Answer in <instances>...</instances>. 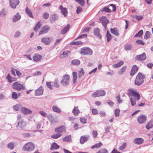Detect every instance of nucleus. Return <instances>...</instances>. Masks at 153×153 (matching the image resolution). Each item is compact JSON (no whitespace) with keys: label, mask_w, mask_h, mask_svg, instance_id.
Wrapping results in <instances>:
<instances>
[{"label":"nucleus","mask_w":153,"mask_h":153,"mask_svg":"<svg viewBox=\"0 0 153 153\" xmlns=\"http://www.w3.org/2000/svg\"><path fill=\"white\" fill-rule=\"evenodd\" d=\"M102 11H105L108 13L110 12L111 11V10L109 8V7H104L102 10Z\"/></svg>","instance_id":"obj_57"},{"label":"nucleus","mask_w":153,"mask_h":153,"mask_svg":"<svg viewBox=\"0 0 153 153\" xmlns=\"http://www.w3.org/2000/svg\"><path fill=\"white\" fill-rule=\"evenodd\" d=\"M128 95L129 96H131L134 97L135 99L131 97L130 99V101L131 103V105L133 106L136 104V100H139L140 98V96L139 94L135 90L132 89H129L128 90Z\"/></svg>","instance_id":"obj_1"},{"label":"nucleus","mask_w":153,"mask_h":153,"mask_svg":"<svg viewBox=\"0 0 153 153\" xmlns=\"http://www.w3.org/2000/svg\"><path fill=\"white\" fill-rule=\"evenodd\" d=\"M82 42L81 41H76L71 42V45H82Z\"/></svg>","instance_id":"obj_51"},{"label":"nucleus","mask_w":153,"mask_h":153,"mask_svg":"<svg viewBox=\"0 0 153 153\" xmlns=\"http://www.w3.org/2000/svg\"><path fill=\"white\" fill-rule=\"evenodd\" d=\"M13 109L16 111H18L20 109L21 111L22 106L20 104H18L14 105L13 106Z\"/></svg>","instance_id":"obj_26"},{"label":"nucleus","mask_w":153,"mask_h":153,"mask_svg":"<svg viewBox=\"0 0 153 153\" xmlns=\"http://www.w3.org/2000/svg\"><path fill=\"white\" fill-rule=\"evenodd\" d=\"M84 71L83 68H81L80 70L79 71L78 77L79 78H81L82 76L84 74Z\"/></svg>","instance_id":"obj_47"},{"label":"nucleus","mask_w":153,"mask_h":153,"mask_svg":"<svg viewBox=\"0 0 153 153\" xmlns=\"http://www.w3.org/2000/svg\"><path fill=\"white\" fill-rule=\"evenodd\" d=\"M102 145V143L101 142H100L92 146L91 148L92 149H94L95 148H98L101 147Z\"/></svg>","instance_id":"obj_39"},{"label":"nucleus","mask_w":153,"mask_h":153,"mask_svg":"<svg viewBox=\"0 0 153 153\" xmlns=\"http://www.w3.org/2000/svg\"><path fill=\"white\" fill-rule=\"evenodd\" d=\"M12 87L13 89L18 91L23 90L25 89V87L23 85L17 82H15L13 83Z\"/></svg>","instance_id":"obj_6"},{"label":"nucleus","mask_w":153,"mask_h":153,"mask_svg":"<svg viewBox=\"0 0 153 153\" xmlns=\"http://www.w3.org/2000/svg\"><path fill=\"white\" fill-rule=\"evenodd\" d=\"M69 53L70 52L68 51H64L61 55H63V57L65 58L67 56Z\"/></svg>","instance_id":"obj_56"},{"label":"nucleus","mask_w":153,"mask_h":153,"mask_svg":"<svg viewBox=\"0 0 153 153\" xmlns=\"http://www.w3.org/2000/svg\"><path fill=\"white\" fill-rule=\"evenodd\" d=\"M150 36V33L148 31H146L145 34L144 38L145 39H147L149 38Z\"/></svg>","instance_id":"obj_54"},{"label":"nucleus","mask_w":153,"mask_h":153,"mask_svg":"<svg viewBox=\"0 0 153 153\" xmlns=\"http://www.w3.org/2000/svg\"><path fill=\"white\" fill-rule=\"evenodd\" d=\"M6 79L8 80V82L9 83H11L12 82L15 81L16 80V78L12 77L9 74H8L6 77Z\"/></svg>","instance_id":"obj_29"},{"label":"nucleus","mask_w":153,"mask_h":153,"mask_svg":"<svg viewBox=\"0 0 153 153\" xmlns=\"http://www.w3.org/2000/svg\"><path fill=\"white\" fill-rule=\"evenodd\" d=\"M136 59L139 60H144L146 58V56L145 53L140 55H137L136 57Z\"/></svg>","instance_id":"obj_21"},{"label":"nucleus","mask_w":153,"mask_h":153,"mask_svg":"<svg viewBox=\"0 0 153 153\" xmlns=\"http://www.w3.org/2000/svg\"><path fill=\"white\" fill-rule=\"evenodd\" d=\"M106 94V91L104 90H98L91 94V96L94 97L104 96Z\"/></svg>","instance_id":"obj_9"},{"label":"nucleus","mask_w":153,"mask_h":153,"mask_svg":"<svg viewBox=\"0 0 153 153\" xmlns=\"http://www.w3.org/2000/svg\"><path fill=\"white\" fill-rule=\"evenodd\" d=\"M47 117L49 120L51 121L52 123H53L54 122L53 118V117L52 115H49L47 116Z\"/></svg>","instance_id":"obj_62"},{"label":"nucleus","mask_w":153,"mask_h":153,"mask_svg":"<svg viewBox=\"0 0 153 153\" xmlns=\"http://www.w3.org/2000/svg\"><path fill=\"white\" fill-rule=\"evenodd\" d=\"M70 28V25L68 24L67 26L65 27L61 30V33L62 34H64L66 33L69 30Z\"/></svg>","instance_id":"obj_24"},{"label":"nucleus","mask_w":153,"mask_h":153,"mask_svg":"<svg viewBox=\"0 0 153 153\" xmlns=\"http://www.w3.org/2000/svg\"><path fill=\"white\" fill-rule=\"evenodd\" d=\"M59 9L61 10L62 13L64 16H67L68 12L66 8H64L62 5H61L59 7Z\"/></svg>","instance_id":"obj_19"},{"label":"nucleus","mask_w":153,"mask_h":153,"mask_svg":"<svg viewBox=\"0 0 153 153\" xmlns=\"http://www.w3.org/2000/svg\"><path fill=\"white\" fill-rule=\"evenodd\" d=\"M49 14L47 12L44 13L42 15V17L45 19H47L49 17Z\"/></svg>","instance_id":"obj_55"},{"label":"nucleus","mask_w":153,"mask_h":153,"mask_svg":"<svg viewBox=\"0 0 153 153\" xmlns=\"http://www.w3.org/2000/svg\"><path fill=\"white\" fill-rule=\"evenodd\" d=\"M41 24L40 23V22H39L34 28V31H37L38 29L41 27Z\"/></svg>","instance_id":"obj_44"},{"label":"nucleus","mask_w":153,"mask_h":153,"mask_svg":"<svg viewBox=\"0 0 153 153\" xmlns=\"http://www.w3.org/2000/svg\"><path fill=\"white\" fill-rule=\"evenodd\" d=\"M138 67L136 65H133L132 68L130 73L131 76H132L134 75L138 71Z\"/></svg>","instance_id":"obj_20"},{"label":"nucleus","mask_w":153,"mask_h":153,"mask_svg":"<svg viewBox=\"0 0 153 153\" xmlns=\"http://www.w3.org/2000/svg\"><path fill=\"white\" fill-rule=\"evenodd\" d=\"M82 6H83L85 5V1L84 0H75Z\"/></svg>","instance_id":"obj_52"},{"label":"nucleus","mask_w":153,"mask_h":153,"mask_svg":"<svg viewBox=\"0 0 153 153\" xmlns=\"http://www.w3.org/2000/svg\"><path fill=\"white\" fill-rule=\"evenodd\" d=\"M80 53L83 55L86 54L91 55L93 53V51L89 48L85 47L81 49Z\"/></svg>","instance_id":"obj_8"},{"label":"nucleus","mask_w":153,"mask_h":153,"mask_svg":"<svg viewBox=\"0 0 153 153\" xmlns=\"http://www.w3.org/2000/svg\"><path fill=\"white\" fill-rule=\"evenodd\" d=\"M24 114H31L32 111L30 109L25 107H22L21 111Z\"/></svg>","instance_id":"obj_15"},{"label":"nucleus","mask_w":153,"mask_h":153,"mask_svg":"<svg viewBox=\"0 0 153 153\" xmlns=\"http://www.w3.org/2000/svg\"><path fill=\"white\" fill-rule=\"evenodd\" d=\"M21 16L19 13H17L14 16L13 18V22H15L19 20L21 18Z\"/></svg>","instance_id":"obj_22"},{"label":"nucleus","mask_w":153,"mask_h":153,"mask_svg":"<svg viewBox=\"0 0 153 153\" xmlns=\"http://www.w3.org/2000/svg\"><path fill=\"white\" fill-rule=\"evenodd\" d=\"M58 17L57 15L53 14L51 16L50 18V21L52 22L58 19Z\"/></svg>","instance_id":"obj_35"},{"label":"nucleus","mask_w":153,"mask_h":153,"mask_svg":"<svg viewBox=\"0 0 153 153\" xmlns=\"http://www.w3.org/2000/svg\"><path fill=\"white\" fill-rule=\"evenodd\" d=\"M146 120V117L144 115H141L137 118L138 122L140 124L145 123Z\"/></svg>","instance_id":"obj_10"},{"label":"nucleus","mask_w":153,"mask_h":153,"mask_svg":"<svg viewBox=\"0 0 153 153\" xmlns=\"http://www.w3.org/2000/svg\"><path fill=\"white\" fill-rule=\"evenodd\" d=\"M126 145L127 144L126 143H123L122 145L119 147V150L120 151L124 150L125 148Z\"/></svg>","instance_id":"obj_45"},{"label":"nucleus","mask_w":153,"mask_h":153,"mask_svg":"<svg viewBox=\"0 0 153 153\" xmlns=\"http://www.w3.org/2000/svg\"><path fill=\"white\" fill-rule=\"evenodd\" d=\"M62 134L60 133H57V134H54L51 136V137L53 139H56L61 137Z\"/></svg>","instance_id":"obj_40"},{"label":"nucleus","mask_w":153,"mask_h":153,"mask_svg":"<svg viewBox=\"0 0 153 153\" xmlns=\"http://www.w3.org/2000/svg\"><path fill=\"white\" fill-rule=\"evenodd\" d=\"M145 78L144 75L139 72L137 75L134 81V85L139 86L141 85L144 82V79Z\"/></svg>","instance_id":"obj_3"},{"label":"nucleus","mask_w":153,"mask_h":153,"mask_svg":"<svg viewBox=\"0 0 153 153\" xmlns=\"http://www.w3.org/2000/svg\"><path fill=\"white\" fill-rule=\"evenodd\" d=\"M39 113L43 117H46L47 116V114L43 111H39Z\"/></svg>","instance_id":"obj_64"},{"label":"nucleus","mask_w":153,"mask_h":153,"mask_svg":"<svg viewBox=\"0 0 153 153\" xmlns=\"http://www.w3.org/2000/svg\"><path fill=\"white\" fill-rule=\"evenodd\" d=\"M7 11L5 9H3L0 11V16H3L6 15Z\"/></svg>","instance_id":"obj_49"},{"label":"nucleus","mask_w":153,"mask_h":153,"mask_svg":"<svg viewBox=\"0 0 153 153\" xmlns=\"http://www.w3.org/2000/svg\"><path fill=\"white\" fill-rule=\"evenodd\" d=\"M42 58V56L38 54H35L33 57V60L36 61L37 62L39 61Z\"/></svg>","instance_id":"obj_25"},{"label":"nucleus","mask_w":153,"mask_h":153,"mask_svg":"<svg viewBox=\"0 0 153 153\" xmlns=\"http://www.w3.org/2000/svg\"><path fill=\"white\" fill-rule=\"evenodd\" d=\"M7 147L10 150H12L14 147V145L13 143L10 142L7 144Z\"/></svg>","instance_id":"obj_48"},{"label":"nucleus","mask_w":153,"mask_h":153,"mask_svg":"<svg viewBox=\"0 0 153 153\" xmlns=\"http://www.w3.org/2000/svg\"><path fill=\"white\" fill-rule=\"evenodd\" d=\"M53 40V38L51 36H45L42 37L41 42L46 45H49Z\"/></svg>","instance_id":"obj_7"},{"label":"nucleus","mask_w":153,"mask_h":153,"mask_svg":"<svg viewBox=\"0 0 153 153\" xmlns=\"http://www.w3.org/2000/svg\"><path fill=\"white\" fill-rule=\"evenodd\" d=\"M99 20L101 21L105 29L106 28L107 25L109 22V21L105 16H103L99 19Z\"/></svg>","instance_id":"obj_13"},{"label":"nucleus","mask_w":153,"mask_h":153,"mask_svg":"<svg viewBox=\"0 0 153 153\" xmlns=\"http://www.w3.org/2000/svg\"><path fill=\"white\" fill-rule=\"evenodd\" d=\"M127 68L126 66H123L121 69L119 70L118 71V74H119L121 75L123 74L124 72Z\"/></svg>","instance_id":"obj_34"},{"label":"nucleus","mask_w":153,"mask_h":153,"mask_svg":"<svg viewBox=\"0 0 153 153\" xmlns=\"http://www.w3.org/2000/svg\"><path fill=\"white\" fill-rule=\"evenodd\" d=\"M19 3L18 0H10V4L11 7L13 9H15L17 5Z\"/></svg>","instance_id":"obj_11"},{"label":"nucleus","mask_w":153,"mask_h":153,"mask_svg":"<svg viewBox=\"0 0 153 153\" xmlns=\"http://www.w3.org/2000/svg\"><path fill=\"white\" fill-rule=\"evenodd\" d=\"M153 127V121L152 120H150L149 121L146 125V129H149L150 128H152Z\"/></svg>","instance_id":"obj_32"},{"label":"nucleus","mask_w":153,"mask_h":153,"mask_svg":"<svg viewBox=\"0 0 153 153\" xmlns=\"http://www.w3.org/2000/svg\"><path fill=\"white\" fill-rule=\"evenodd\" d=\"M59 146L56 143H53L51 145V149L55 150L58 149Z\"/></svg>","instance_id":"obj_31"},{"label":"nucleus","mask_w":153,"mask_h":153,"mask_svg":"<svg viewBox=\"0 0 153 153\" xmlns=\"http://www.w3.org/2000/svg\"><path fill=\"white\" fill-rule=\"evenodd\" d=\"M136 42L137 44L143 45L145 44V43L143 42L141 40H137L136 41Z\"/></svg>","instance_id":"obj_60"},{"label":"nucleus","mask_w":153,"mask_h":153,"mask_svg":"<svg viewBox=\"0 0 153 153\" xmlns=\"http://www.w3.org/2000/svg\"><path fill=\"white\" fill-rule=\"evenodd\" d=\"M144 141L143 139L141 138H136L134 140V143L136 144L140 145L142 144Z\"/></svg>","instance_id":"obj_17"},{"label":"nucleus","mask_w":153,"mask_h":153,"mask_svg":"<svg viewBox=\"0 0 153 153\" xmlns=\"http://www.w3.org/2000/svg\"><path fill=\"white\" fill-rule=\"evenodd\" d=\"M34 148V144L32 142H30L24 145L23 147V149L24 151L30 152L33 151Z\"/></svg>","instance_id":"obj_5"},{"label":"nucleus","mask_w":153,"mask_h":153,"mask_svg":"<svg viewBox=\"0 0 153 153\" xmlns=\"http://www.w3.org/2000/svg\"><path fill=\"white\" fill-rule=\"evenodd\" d=\"M106 37L107 38V41L108 42H109L111 39V34L108 32V31H107V34H106Z\"/></svg>","instance_id":"obj_59"},{"label":"nucleus","mask_w":153,"mask_h":153,"mask_svg":"<svg viewBox=\"0 0 153 153\" xmlns=\"http://www.w3.org/2000/svg\"><path fill=\"white\" fill-rule=\"evenodd\" d=\"M52 110L54 112L56 113H59L61 112V111L60 109L55 105H53V106Z\"/></svg>","instance_id":"obj_36"},{"label":"nucleus","mask_w":153,"mask_h":153,"mask_svg":"<svg viewBox=\"0 0 153 153\" xmlns=\"http://www.w3.org/2000/svg\"><path fill=\"white\" fill-rule=\"evenodd\" d=\"M26 13L30 17L33 18V16L31 10L28 7H27L25 10Z\"/></svg>","instance_id":"obj_27"},{"label":"nucleus","mask_w":153,"mask_h":153,"mask_svg":"<svg viewBox=\"0 0 153 153\" xmlns=\"http://www.w3.org/2000/svg\"><path fill=\"white\" fill-rule=\"evenodd\" d=\"M16 69L14 68H12L10 71L11 74L15 77L16 76V75L15 72H16Z\"/></svg>","instance_id":"obj_63"},{"label":"nucleus","mask_w":153,"mask_h":153,"mask_svg":"<svg viewBox=\"0 0 153 153\" xmlns=\"http://www.w3.org/2000/svg\"><path fill=\"white\" fill-rule=\"evenodd\" d=\"M82 11V8L80 6H78L77 7L76 10V12L77 14L81 12Z\"/></svg>","instance_id":"obj_61"},{"label":"nucleus","mask_w":153,"mask_h":153,"mask_svg":"<svg viewBox=\"0 0 153 153\" xmlns=\"http://www.w3.org/2000/svg\"><path fill=\"white\" fill-rule=\"evenodd\" d=\"M51 83H53V82H46V85L47 86L50 90H52L53 88V87Z\"/></svg>","instance_id":"obj_46"},{"label":"nucleus","mask_w":153,"mask_h":153,"mask_svg":"<svg viewBox=\"0 0 153 153\" xmlns=\"http://www.w3.org/2000/svg\"><path fill=\"white\" fill-rule=\"evenodd\" d=\"M110 31L111 33L113 35L117 36H119V34L118 30L116 28H111Z\"/></svg>","instance_id":"obj_23"},{"label":"nucleus","mask_w":153,"mask_h":153,"mask_svg":"<svg viewBox=\"0 0 153 153\" xmlns=\"http://www.w3.org/2000/svg\"><path fill=\"white\" fill-rule=\"evenodd\" d=\"M72 112L75 115H77L79 114L80 112L78 109V107H75L73 110Z\"/></svg>","instance_id":"obj_38"},{"label":"nucleus","mask_w":153,"mask_h":153,"mask_svg":"<svg viewBox=\"0 0 153 153\" xmlns=\"http://www.w3.org/2000/svg\"><path fill=\"white\" fill-rule=\"evenodd\" d=\"M73 82L74 85L76 84V80L77 78V74L76 72H73L72 73Z\"/></svg>","instance_id":"obj_28"},{"label":"nucleus","mask_w":153,"mask_h":153,"mask_svg":"<svg viewBox=\"0 0 153 153\" xmlns=\"http://www.w3.org/2000/svg\"><path fill=\"white\" fill-rule=\"evenodd\" d=\"M71 140V136L68 135L64 137L62 141L63 142L69 141Z\"/></svg>","instance_id":"obj_43"},{"label":"nucleus","mask_w":153,"mask_h":153,"mask_svg":"<svg viewBox=\"0 0 153 153\" xmlns=\"http://www.w3.org/2000/svg\"><path fill=\"white\" fill-rule=\"evenodd\" d=\"M87 140V137L82 136L81 137L80 139V143L81 144H83Z\"/></svg>","instance_id":"obj_33"},{"label":"nucleus","mask_w":153,"mask_h":153,"mask_svg":"<svg viewBox=\"0 0 153 153\" xmlns=\"http://www.w3.org/2000/svg\"><path fill=\"white\" fill-rule=\"evenodd\" d=\"M70 80V76L68 74H65L62 77L60 83L63 86H66L69 85Z\"/></svg>","instance_id":"obj_4"},{"label":"nucleus","mask_w":153,"mask_h":153,"mask_svg":"<svg viewBox=\"0 0 153 153\" xmlns=\"http://www.w3.org/2000/svg\"><path fill=\"white\" fill-rule=\"evenodd\" d=\"M100 30L98 28H96L94 29L93 30V33L94 35L97 37L99 38V39H100L102 36L100 33Z\"/></svg>","instance_id":"obj_16"},{"label":"nucleus","mask_w":153,"mask_h":153,"mask_svg":"<svg viewBox=\"0 0 153 153\" xmlns=\"http://www.w3.org/2000/svg\"><path fill=\"white\" fill-rule=\"evenodd\" d=\"M124 48L126 50H130L132 48V45L131 44L126 45L124 46Z\"/></svg>","instance_id":"obj_50"},{"label":"nucleus","mask_w":153,"mask_h":153,"mask_svg":"<svg viewBox=\"0 0 153 153\" xmlns=\"http://www.w3.org/2000/svg\"><path fill=\"white\" fill-rule=\"evenodd\" d=\"M43 87L41 86L36 90L35 95L38 96L42 95L43 94Z\"/></svg>","instance_id":"obj_14"},{"label":"nucleus","mask_w":153,"mask_h":153,"mask_svg":"<svg viewBox=\"0 0 153 153\" xmlns=\"http://www.w3.org/2000/svg\"><path fill=\"white\" fill-rule=\"evenodd\" d=\"M65 127L64 126H61L55 129L56 132L60 133L65 132Z\"/></svg>","instance_id":"obj_18"},{"label":"nucleus","mask_w":153,"mask_h":153,"mask_svg":"<svg viewBox=\"0 0 153 153\" xmlns=\"http://www.w3.org/2000/svg\"><path fill=\"white\" fill-rule=\"evenodd\" d=\"M54 85L56 88H59L60 86L59 81L58 79H56L53 82Z\"/></svg>","instance_id":"obj_42"},{"label":"nucleus","mask_w":153,"mask_h":153,"mask_svg":"<svg viewBox=\"0 0 153 153\" xmlns=\"http://www.w3.org/2000/svg\"><path fill=\"white\" fill-rule=\"evenodd\" d=\"M17 120L18 123L16 126V127L18 126L19 128H23L27 125V122L24 119L22 118L21 114H19L18 115L17 117Z\"/></svg>","instance_id":"obj_2"},{"label":"nucleus","mask_w":153,"mask_h":153,"mask_svg":"<svg viewBox=\"0 0 153 153\" xmlns=\"http://www.w3.org/2000/svg\"><path fill=\"white\" fill-rule=\"evenodd\" d=\"M71 63L74 65H78L80 64V61L78 59H74L71 61Z\"/></svg>","instance_id":"obj_41"},{"label":"nucleus","mask_w":153,"mask_h":153,"mask_svg":"<svg viewBox=\"0 0 153 153\" xmlns=\"http://www.w3.org/2000/svg\"><path fill=\"white\" fill-rule=\"evenodd\" d=\"M20 95V94L18 93V94L16 92H13L12 94V97L13 99H16L18 98V96H19Z\"/></svg>","instance_id":"obj_37"},{"label":"nucleus","mask_w":153,"mask_h":153,"mask_svg":"<svg viewBox=\"0 0 153 153\" xmlns=\"http://www.w3.org/2000/svg\"><path fill=\"white\" fill-rule=\"evenodd\" d=\"M123 63L124 62L123 61H121L117 64L113 65L112 66L113 68H117L121 66L123 64Z\"/></svg>","instance_id":"obj_30"},{"label":"nucleus","mask_w":153,"mask_h":153,"mask_svg":"<svg viewBox=\"0 0 153 153\" xmlns=\"http://www.w3.org/2000/svg\"><path fill=\"white\" fill-rule=\"evenodd\" d=\"M50 27L48 25L43 26L41 30L39 32V35H41L47 33L50 30Z\"/></svg>","instance_id":"obj_12"},{"label":"nucleus","mask_w":153,"mask_h":153,"mask_svg":"<svg viewBox=\"0 0 153 153\" xmlns=\"http://www.w3.org/2000/svg\"><path fill=\"white\" fill-rule=\"evenodd\" d=\"M120 110L116 109L114 110V114L116 117H118L119 116Z\"/></svg>","instance_id":"obj_58"},{"label":"nucleus","mask_w":153,"mask_h":153,"mask_svg":"<svg viewBox=\"0 0 153 153\" xmlns=\"http://www.w3.org/2000/svg\"><path fill=\"white\" fill-rule=\"evenodd\" d=\"M143 33V30H140L134 36L136 37H140L142 36Z\"/></svg>","instance_id":"obj_53"}]
</instances>
